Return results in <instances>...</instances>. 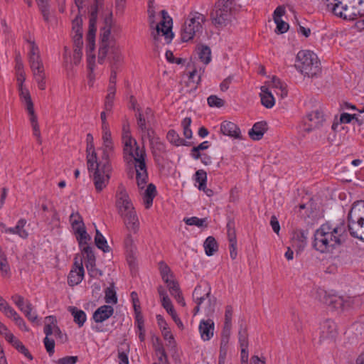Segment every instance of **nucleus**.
I'll return each mask as SVG.
<instances>
[{
  "label": "nucleus",
  "instance_id": "nucleus-1",
  "mask_svg": "<svg viewBox=\"0 0 364 364\" xmlns=\"http://www.w3.org/2000/svg\"><path fill=\"white\" fill-rule=\"evenodd\" d=\"M347 235L344 220L336 226L327 222L316 230L313 247L321 253L331 252L346 241Z\"/></svg>",
  "mask_w": 364,
  "mask_h": 364
},
{
  "label": "nucleus",
  "instance_id": "nucleus-2",
  "mask_svg": "<svg viewBox=\"0 0 364 364\" xmlns=\"http://www.w3.org/2000/svg\"><path fill=\"white\" fill-rule=\"evenodd\" d=\"M101 159L95 163L93 171V181L97 192H101L108 184L112 173L110 156L114 151L113 141L103 143Z\"/></svg>",
  "mask_w": 364,
  "mask_h": 364
},
{
  "label": "nucleus",
  "instance_id": "nucleus-3",
  "mask_svg": "<svg viewBox=\"0 0 364 364\" xmlns=\"http://www.w3.org/2000/svg\"><path fill=\"white\" fill-rule=\"evenodd\" d=\"M348 228L350 235L364 242V200L354 202L348 214Z\"/></svg>",
  "mask_w": 364,
  "mask_h": 364
},
{
  "label": "nucleus",
  "instance_id": "nucleus-4",
  "mask_svg": "<svg viewBox=\"0 0 364 364\" xmlns=\"http://www.w3.org/2000/svg\"><path fill=\"white\" fill-rule=\"evenodd\" d=\"M295 68L309 77H317L321 73V63L317 55L308 50H302L297 53Z\"/></svg>",
  "mask_w": 364,
  "mask_h": 364
},
{
  "label": "nucleus",
  "instance_id": "nucleus-5",
  "mask_svg": "<svg viewBox=\"0 0 364 364\" xmlns=\"http://www.w3.org/2000/svg\"><path fill=\"white\" fill-rule=\"evenodd\" d=\"M232 0H218L210 14L212 23L216 28L226 26L232 21Z\"/></svg>",
  "mask_w": 364,
  "mask_h": 364
},
{
  "label": "nucleus",
  "instance_id": "nucleus-6",
  "mask_svg": "<svg viewBox=\"0 0 364 364\" xmlns=\"http://www.w3.org/2000/svg\"><path fill=\"white\" fill-rule=\"evenodd\" d=\"M205 21L204 15L194 12L190 14V18L185 22L181 31V40L183 42H188L193 38L194 36L203 31L202 23Z\"/></svg>",
  "mask_w": 364,
  "mask_h": 364
},
{
  "label": "nucleus",
  "instance_id": "nucleus-7",
  "mask_svg": "<svg viewBox=\"0 0 364 364\" xmlns=\"http://www.w3.org/2000/svg\"><path fill=\"white\" fill-rule=\"evenodd\" d=\"M70 222L75 231L76 239L80 247L89 245L91 237L87 234L82 216L79 213H73L70 216Z\"/></svg>",
  "mask_w": 364,
  "mask_h": 364
},
{
  "label": "nucleus",
  "instance_id": "nucleus-8",
  "mask_svg": "<svg viewBox=\"0 0 364 364\" xmlns=\"http://www.w3.org/2000/svg\"><path fill=\"white\" fill-rule=\"evenodd\" d=\"M112 16L110 13L105 19V26L102 29L100 33L101 44L98 53V63L102 64L108 54L109 46L113 43L109 42V38L112 28Z\"/></svg>",
  "mask_w": 364,
  "mask_h": 364
},
{
  "label": "nucleus",
  "instance_id": "nucleus-9",
  "mask_svg": "<svg viewBox=\"0 0 364 364\" xmlns=\"http://www.w3.org/2000/svg\"><path fill=\"white\" fill-rule=\"evenodd\" d=\"M162 20L156 26V33L152 32V36L154 41L159 40V35L162 33V35L165 36L167 43H170L173 39L174 34L172 32V18L168 16L166 10L161 11Z\"/></svg>",
  "mask_w": 364,
  "mask_h": 364
},
{
  "label": "nucleus",
  "instance_id": "nucleus-10",
  "mask_svg": "<svg viewBox=\"0 0 364 364\" xmlns=\"http://www.w3.org/2000/svg\"><path fill=\"white\" fill-rule=\"evenodd\" d=\"M324 121L325 118L323 112L316 109L306 115L300 127L303 132L309 133L321 127Z\"/></svg>",
  "mask_w": 364,
  "mask_h": 364
},
{
  "label": "nucleus",
  "instance_id": "nucleus-11",
  "mask_svg": "<svg viewBox=\"0 0 364 364\" xmlns=\"http://www.w3.org/2000/svg\"><path fill=\"white\" fill-rule=\"evenodd\" d=\"M116 207L120 215L134 210L125 188L121 184L117 192Z\"/></svg>",
  "mask_w": 364,
  "mask_h": 364
},
{
  "label": "nucleus",
  "instance_id": "nucleus-12",
  "mask_svg": "<svg viewBox=\"0 0 364 364\" xmlns=\"http://www.w3.org/2000/svg\"><path fill=\"white\" fill-rule=\"evenodd\" d=\"M148 138L154 159L156 162L159 163L163 159L162 154L166 153V144L159 137L151 136L149 132H148Z\"/></svg>",
  "mask_w": 364,
  "mask_h": 364
},
{
  "label": "nucleus",
  "instance_id": "nucleus-13",
  "mask_svg": "<svg viewBox=\"0 0 364 364\" xmlns=\"http://www.w3.org/2000/svg\"><path fill=\"white\" fill-rule=\"evenodd\" d=\"M333 14L336 16L348 21H353L358 18L355 9L350 4L348 5L343 2L339 6L338 4H334L333 7Z\"/></svg>",
  "mask_w": 364,
  "mask_h": 364
},
{
  "label": "nucleus",
  "instance_id": "nucleus-14",
  "mask_svg": "<svg viewBox=\"0 0 364 364\" xmlns=\"http://www.w3.org/2000/svg\"><path fill=\"white\" fill-rule=\"evenodd\" d=\"M87 148V164L89 172H92L94 166L97 162V153L95 151V146L93 142V136L90 133L86 136Z\"/></svg>",
  "mask_w": 364,
  "mask_h": 364
},
{
  "label": "nucleus",
  "instance_id": "nucleus-15",
  "mask_svg": "<svg viewBox=\"0 0 364 364\" xmlns=\"http://www.w3.org/2000/svg\"><path fill=\"white\" fill-rule=\"evenodd\" d=\"M121 217L124 220V223L127 229L134 233H136L139 230V220L134 210L122 215Z\"/></svg>",
  "mask_w": 364,
  "mask_h": 364
},
{
  "label": "nucleus",
  "instance_id": "nucleus-16",
  "mask_svg": "<svg viewBox=\"0 0 364 364\" xmlns=\"http://www.w3.org/2000/svg\"><path fill=\"white\" fill-rule=\"evenodd\" d=\"M114 311V308L112 306H101L95 311L92 318L96 323H102L113 315Z\"/></svg>",
  "mask_w": 364,
  "mask_h": 364
},
{
  "label": "nucleus",
  "instance_id": "nucleus-17",
  "mask_svg": "<svg viewBox=\"0 0 364 364\" xmlns=\"http://www.w3.org/2000/svg\"><path fill=\"white\" fill-rule=\"evenodd\" d=\"M214 322L212 319L201 320L199 324V332L200 333L201 338L204 341H207L211 339L213 336L214 333Z\"/></svg>",
  "mask_w": 364,
  "mask_h": 364
},
{
  "label": "nucleus",
  "instance_id": "nucleus-18",
  "mask_svg": "<svg viewBox=\"0 0 364 364\" xmlns=\"http://www.w3.org/2000/svg\"><path fill=\"white\" fill-rule=\"evenodd\" d=\"M220 132L223 134L235 139H242L240 129L238 126L229 121H224L220 124Z\"/></svg>",
  "mask_w": 364,
  "mask_h": 364
},
{
  "label": "nucleus",
  "instance_id": "nucleus-19",
  "mask_svg": "<svg viewBox=\"0 0 364 364\" xmlns=\"http://www.w3.org/2000/svg\"><path fill=\"white\" fill-rule=\"evenodd\" d=\"M26 224V220L21 218L18 221L16 225L14 228H6L5 225L3 223H1L0 225L4 228V232L6 233L18 235L20 237L26 239L28 236V233L24 229Z\"/></svg>",
  "mask_w": 364,
  "mask_h": 364
},
{
  "label": "nucleus",
  "instance_id": "nucleus-20",
  "mask_svg": "<svg viewBox=\"0 0 364 364\" xmlns=\"http://www.w3.org/2000/svg\"><path fill=\"white\" fill-rule=\"evenodd\" d=\"M267 129L268 126L265 121L257 122L254 124L248 134L252 140L259 141L263 137Z\"/></svg>",
  "mask_w": 364,
  "mask_h": 364
},
{
  "label": "nucleus",
  "instance_id": "nucleus-21",
  "mask_svg": "<svg viewBox=\"0 0 364 364\" xmlns=\"http://www.w3.org/2000/svg\"><path fill=\"white\" fill-rule=\"evenodd\" d=\"M336 333L335 323L329 319L326 320L321 326L320 338L322 339H333L336 337Z\"/></svg>",
  "mask_w": 364,
  "mask_h": 364
},
{
  "label": "nucleus",
  "instance_id": "nucleus-22",
  "mask_svg": "<svg viewBox=\"0 0 364 364\" xmlns=\"http://www.w3.org/2000/svg\"><path fill=\"white\" fill-rule=\"evenodd\" d=\"M108 53L111 67L114 65V68H119L123 59L119 47L113 43L109 46Z\"/></svg>",
  "mask_w": 364,
  "mask_h": 364
},
{
  "label": "nucleus",
  "instance_id": "nucleus-23",
  "mask_svg": "<svg viewBox=\"0 0 364 364\" xmlns=\"http://www.w3.org/2000/svg\"><path fill=\"white\" fill-rule=\"evenodd\" d=\"M84 274L85 271L82 266L77 267V271L71 269L68 277V284L71 287L79 284L82 281Z\"/></svg>",
  "mask_w": 364,
  "mask_h": 364
},
{
  "label": "nucleus",
  "instance_id": "nucleus-24",
  "mask_svg": "<svg viewBox=\"0 0 364 364\" xmlns=\"http://www.w3.org/2000/svg\"><path fill=\"white\" fill-rule=\"evenodd\" d=\"M156 195V186L153 183H149L143 195V203L146 209H149L151 207Z\"/></svg>",
  "mask_w": 364,
  "mask_h": 364
},
{
  "label": "nucleus",
  "instance_id": "nucleus-25",
  "mask_svg": "<svg viewBox=\"0 0 364 364\" xmlns=\"http://www.w3.org/2000/svg\"><path fill=\"white\" fill-rule=\"evenodd\" d=\"M124 248L127 252V262H129L130 266L134 264V251L135 249V246L134 244V240L130 233L127 234L124 241Z\"/></svg>",
  "mask_w": 364,
  "mask_h": 364
},
{
  "label": "nucleus",
  "instance_id": "nucleus-26",
  "mask_svg": "<svg viewBox=\"0 0 364 364\" xmlns=\"http://www.w3.org/2000/svg\"><path fill=\"white\" fill-rule=\"evenodd\" d=\"M153 346L159 359V364H167L168 356L159 338H156V341L153 343Z\"/></svg>",
  "mask_w": 364,
  "mask_h": 364
},
{
  "label": "nucleus",
  "instance_id": "nucleus-27",
  "mask_svg": "<svg viewBox=\"0 0 364 364\" xmlns=\"http://www.w3.org/2000/svg\"><path fill=\"white\" fill-rule=\"evenodd\" d=\"M260 98L262 105L266 108H272L275 103L273 95L269 91L268 88L265 86L261 87Z\"/></svg>",
  "mask_w": 364,
  "mask_h": 364
},
{
  "label": "nucleus",
  "instance_id": "nucleus-28",
  "mask_svg": "<svg viewBox=\"0 0 364 364\" xmlns=\"http://www.w3.org/2000/svg\"><path fill=\"white\" fill-rule=\"evenodd\" d=\"M68 311L73 316L74 322L77 323L79 327H82L87 319L85 312L81 309H79L76 306H69Z\"/></svg>",
  "mask_w": 364,
  "mask_h": 364
},
{
  "label": "nucleus",
  "instance_id": "nucleus-29",
  "mask_svg": "<svg viewBox=\"0 0 364 364\" xmlns=\"http://www.w3.org/2000/svg\"><path fill=\"white\" fill-rule=\"evenodd\" d=\"M74 43V53H73V61L75 65H77L82 58V48L83 45L82 38L81 36H78L77 38H73Z\"/></svg>",
  "mask_w": 364,
  "mask_h": 364
},
{
  "label": "nucleus",
  "instance_id": "nucleus-30",
  "mask_svg": "<svg viewBox=\"0 0 364 364\" xmlns=\"http://www.w3.org/2000/svg\"><path fill=\"white\" fill-rule=\"evenodd\" d=\"M166 139L171 144L177 146L180 145L189 146V143L181 138L179 134L174 129H170L168 132Z\"/></svg>",
  "mask_w": 364,
  "mask_h": 364
},
{
  "label": "nucleus",
  "instance_id": "nucleus-31",
  "mask_svg": "<svg viewBox=\"0 0 364 364\" xmlns=\"http://www.w3.org/2000/svg\"><path fill=\"white\" fill-rule=\"evenodd\" d=\"M210 288H208V291H206L205 288H203L202 285H198L193 292V299L194 301H200L203 302V301L210 296Z\"/></svg>",
  "mask_w": 364,
  "mask_h": 364
},
{
  "label": "nucleus",
  "instance_id": "nucleus-32",
  "mask_svg": "<svg viewBox=\"0 0 364 364\" xmlns=\"http://www.w3.org/2000/svg\"><path fill=\"white\" fill-rule=\"evenodd\" d=\"M204 248L205 251V254L208 256H212L214 255L215 252L218 250V245L215 237L213 236H209L206 238L204 242Z\"/></svg>",
  "mask_w": 364,
  "mask_h": 364
},
{
  "label": "nucleus",
  "instance_id": "nucleus-33",
  "mask_svg": "<svg viewBox=\"0 0 364 364\" xmlns=\"http://www.w3.org/2000/svg\"><path fill=\"white\" fill-rule=\"evenodd\" d=\"M18 90L20 92V97L21 100L25 102L28 113H31L32 111L34 110V108L33 103L32 102L28 90L26 88H23V86L21 87H18Z\"/></svg>",
  "mask_w": 364,
  "mask_h": 364
},
{
  "label": "nucleus",
  "instance_id": "nucleus-34",
  "mask_svg": "<svg viewBox=\"0 0 364 364\" xmlns=\"http://www.w3.org/2000/svg\"><path fill=\"white\" fill-rule=\"evenodd\" d=\"M9 343L14 348H15L19 353L23 354L30 360H33V358L32 355L30 353L29 350L27 349V348L23 344V343L19 339L14 337V339L9 341Z\"/></svg>",
  "mask_w": 364,
  "mask_h": 364
},
{
  "label": "nucleus",
  "instance_id": "nucleus-35",
  "mask_svg": "<svg viewBox=\"0 0 364 364\" xmlns=\"http://www.w3.org/2000/svg\"><path fill=\"white\" fill-rule=\"evenodd\" d=\"M198 57L200 60L208 65L211 61V50L209 46L200 45L198 47Z\"/></svg>",
  "mask_w": 364,
  "mask_h": 364
},
{
  "label": "nucleus",
  "instance_id": "nucleus-36",
  "mask_svg": "<svg viewBox=\"0 0 364 364\" xmlns=\"http://www.w3.org/2000/svg\"><path fill=\"white\" fill-rule=\"evenodd\" d=\"M95 243L97 248L102 250L104 252H109L111 250L106 239L98 230H96Z\"/></svg>",
  "mask_w": 364,
  "mask_h": 364
},
{
  "label": "nucleus",
  "instance_id": "nucleus-37",
  "mask_svg": "<svg viewBox=\"0 0 364 364\" xmlns=\"http://www.w3.org/2000/svg\"><path fill=\"white\" fill-rule=\"evenodd\" d=\"M163 307L166 310L167 313L168 314H170V316H171L172 319L176 323L177 326L180 329H183V324L181 320L178 316V315L173 308L171 301L168 302L167 304L163 305Z\"/></svg>",
  "mask_w": 364,
  "mask_h": 364
},
{
  "label": "nucleus",
  "instance_id": "nucleus-38",
  "mask_svg": "<svg viewBox=\"0 0 364 364\" xmlns=\"http://www.w3.org/2000/svg\"><path fill=\"white\" fill-rule=\"evenodd\" d=\"M39 10L43 16V20L48 23L50 21V6L48 0H36Z\"/></svg>",
  "mask_w": 364,
  "mask_h": 364
},
{
  "label": "nucleus",
  "instance_id": "nucleus-39",
  "mask_svg": "<svg viewBox=\"0 0 364 364\" xmlns=\"http://www.w3.org/2000/svg\"><path fill=\"white\" fill-rule=\"evenodd\" d=\"M28 114L30 115V121H31V126L33 128V135L37 137V141H38V144H41L42 143V140L41 138V132H40V128H39V125L38 123L37 116L35 114L34 110H33L31 113H28Z\"/></svg>",
  "mask_w": 364,
  "mask_h": 364
},
{
  "label": "nucleus",
  "instance_id": "nucleus-40",
  "mask_svg": "<svg viewBox=\"0 0 364 364\" xmlns=\"http://www.w3.org/2000/svg\"><path fill=\"white\" fill-rule=\"evenodd\" d=\"M195 181L199 183L198 189L200 191H205L207 183V173L203 169L196 171L195 173Z\"/></svg>",
  "mask_w": 364,
  "mask_h": 364
},
{
  "label": "nucleus",
  "instance_id": "nucleus-41",
  "mask_svg": "<svg viewBox=\"0 0 364 364\" xmlns=\"http://www.w3.org/2000/svg\"><path fill=\"white\" fill-rule=\"evenodd\" d=\"M105 300L107 304L117 303V297L116 291L114 290V283H112L110 286L105 289Z\"/></svg>",
  "mask_w": 364,
  "mask_h": 364
},
{
  "label": "nucleus",
  "instance_id": "nucleus-42",
  "mask_svg": "<svg viewBox=\"0 0 364 364\" xmlns=\"http://www.w3.org/2000/svg\"><path fill=\"white\" fill-rule=\"evenodd\" d=\"M136 121H137V125L139 129L141 132H151L152 134H154V130L149 129L146 126V117L144 116L143 113L141 112L140 109H137V113L136 114Z\"/></svg>",
  "mask_w": 364,
  "mask_h": 364
},
{
  "label": "nucleus",
  "instance_id": "nucleus-43",
  "mask_svg": "<svg viewBox=\"0 0 364 364\" xmlns=\"http://www.w3.org/2000/svg\"><path fill=\"white\" fill-rule=\"evenodd\" d=\"M210 143L208 141H205L202 143H200L197 146H193L191 151V156L194 159H199V158L201 156L200 151L206 150L209 148Z\"/></svg>",
  "mask_w": 364,
  "mask_h": 364
},
{
  "label": "nucleus",
  "instance_id": "nucleus-44",
  "mask_svg": "<svg viewBox=\"0 0 364 364\" xmlns=\"http://www.w3.org/2000/svg\"><path fill=\"white\" fill-rule=\"evenodd\" d=\"M73 31L75 32L73 38L81 36L82 38V19L80 16H77L72 21Z\"/></svg>",
  "mask_w": 364,
  "mask_h": 364
},
{
  "label": "nucleus",
  "instance_id": "nucleus-45",
  "mask_svg": "<svg viewBox=\"0 0 364 364\" xmlns=\"http://www.w3.org/2000/svg\"><path fill=\"white\" fill-rule=\"evenodd\" d=\"M80 248L82 254L85 255L86 257L85 264L95 262L96 258L93 252L92 247L90 246L89 245H86Z\"/></svg>",
  "mask_w": 364,
  "mask_h": 364
},
{
  "label": "nucleus",
  "instance_id": "nucleus-46",
  "mask_svg": "<svg viewBox=\"0 0 364 364\" xmlns=\"http://www.w3.org/2000/svg\"><path fill=\"white\" fill-rule=\"evenodd\" d=\"M159 266L163 281L164 282H168V279H169L170 277H173V274L171 273L170 267L164 261H161L159 263Z\"/></svg>",
  "mask_w": 364,
  "mask_h": 364
},
{
  "label": "nucleus",
  "instance_id": "nucleus-47",
  "mask_svg": "<svg viewBox=\"0 0 364 364\" xmlns=\"http://www.w3.org/2000/svg\"><path fill=\"white\" fill-rule=\"evenodd\" d=\"M239 342L240 347H248V333L246 326L240 324V331L238 333Z\"/></svg>",
  "mask_w": 364,
  "mask_h": 364
},
{
  "label": "nucleus",
  "instance_id": "nucleus-48",
  "mask_svg": "<svg viewBox=\"0 0 364 364\" xmlns=\"http://www.w3.org/2000/svg\"><path fill=\"white\" fill-rule=\"evenodd\" d=\"M96 24L97 21L94 20V18L92 19H90L89 30L87 34V41L92 44H93L92 42H95V33L97 31Z\"/></svg>",
  "mask_w": 364,
  "mask_h": 364
},
{
  "label": "nucleus",
  "instance_id": "nucleus-49",
  "mask_svg": "<svg viewBox=\"0 0 364 364\" xmlns=\"http://www.w3.org/2000/svg\"><path fill=\"white\" fill-rule=\"evenodd\" d=\"M206 218H198V217H191L188 218H184V222L188 225H196L197 227H207L208 224Z\"/></svg>",
  "mask_w": 364,
  "mask_h": 364
},
{
  "label": "nucleus",
  "instance_id": "nucleus-50",
  "mask_svg": "<svg viewBox=\"0 0 364 364\" xmlns=\"http://www.w3.org/2000/svg\"><path fill=\"white\" fill-rule=\"evenodd\" d=\"M145 151L140 152V157L137 158L136 161L135 162V171L136 172H146V165L145 162Z\"/></svg>",
  "mask_w": 364,
  "mask_h": 364
},
{
  "label": "nucleus",
  "instance_id": "nucleus-51",
  "mask_svg": "<svg viewBox=\"0 0 364 364\" xmlns=\"http://www.w3.org/2000/svg\"><path fill=\"white\" fill-rule=\"evenodd\" d=\"M207 102L210 107H222L225 105V101L217 95H212L207 99Z\"/></svg>",
  "mask_w": 364,
  "mask_h": 364
},
{
  "label": "nucleus",
  "instance_id": "nucleus-52",
  "mask_svg": "<svg viewBox=\"0 0 364 364\" xmlns=\"http://www.w3.org/2000/svg\"><path fill=\"white\" fill-rule=\"evenodd\" d=\"M34 78L38 84V87L40 90H43L46 89V75L44 70L38 73L37 71L33 72Z\"/></svg>",
  "mask_w": 364,
  "mask_h": 364
},
{
  "label": "nucleus",
  "instance_id": "nucleus-53",
  "mask_svg": "<svg viewBox=\"0 0 364 364\" xmlns=\"http://www.w3.org/2000/svg\"><path fill=\"white\" fill-rule=\"evenodd\" d=\"M191 122V117H186L181 122V126L183 129V135L186 139H191L192 137V131L190 128Z\"/></svg>",
  "mask_w": 364,
  "mask_h": 364
},
{
  "label": "nucleus",
  "instance_id": "nucleus-54",
  "mask_svg": "<svg viewBox=\"0 0 364 364\" xmlns=\"http://www.w3.org/2000/svg\"><path fill=\"white\" fill-rule=\"evenodd\" d=\"M85 267L87 269L89 276L92 278H97L98 277L102 276L103 274L102 270L96 267L95 262L85 264Z\"/></svg>",
  "mask_w": 364,
  "mask_h": 364
},
{
  "label": "nucleus",
  "instance_id": "nucleus-55",
  "mask_svg": "<svg viewBox=\"0 0 364 364\" xmlns=\"http://www.w3.org/2000/svg\"><path fill=\"white\" fill-rule=\"evenodd\" d=\"M29 63L31 65V68L33 72H41V70H44L43 64L41 59V57L36 58H29Z\"/></svg>",
  "mask_w": 364,
  "mask_h": 364
},
{
  "label": "nucleus",
  "instance_id": "nucleus-56",
  "mask_svg": "<svg viewBox=\"0 0 364 364\" xmlns=\"http://www.w3.org/2000/svg\"><path fill=\"white\" fill-rule=\"evenodd\" d=\"M33 306L29 301H26V309L23 311L26 317L31 322H35L38 319L37 315L32 312Z\"/></svg>",
  "mask_w": 364,
  "mask_h": 364
},
{
  "label": "nucleus",
  "instance_id": "nucleus-57",
  "mask_svg": "<svg viewBox=\"0 0 364 364\" xmlns=\"http://www.w3.org/2000/svg\"><path fill=\"white\" fill-rule=\"evenodd\" d=\"M122 139L124 141V154H127V152L129 154V155H133V151H132V141H134V143L135 145H136V140L133 139L130 135H127V137L122 136Z\"/></svg>",
  "mask_w": 364,
  "mask_h": 364
},
{
  "label": "nucleus",
  "instance_id": "nucleus-58",
  "mask_svg": "<svg viewBox=\"0 0 364 364\" xmlns=\"http://www.w3.org/2000/svg\"><path fill=\"white\" fill-rule=\"evenodd\" d=\"M136 179L138 187L141 189L144 188L148 181V172H136Z\"/></svg>",
  "mask_w": 364,
  "mask_h": 364
},
{
  "label": "nucleus",
  "instance_id": "nucleus-59",
  "mask_svg": "<svg viewBox=\"0 0 364 364\" xmlns=\"http://www.w3.org/2000/svg\"><path fill=\"white\" fill-rule=\"evenodd\" d=\"M274 22L277 24L275 30L276 33L282 34L286 33L288 31L289 28V24L282 21L281 18H274Z\"/></svg>",
  "mask_w": 364,
  "mask_h": 364
},
{
  "label": "nucleus",
  "instance_id": "nucleus-60",
  "mask_svg": "<svg viewBox=\"0 0 364 364\" xmlns=\"http://www.w3.org/2000/svg\"><path fill=\"white\" fill-rule=\"evenodd\" d=\"M167 284V287L170 291L171 296L181 292L179 284L176 280L168 279V282H165Z\"/></svg>",
  "mask_w": 364,
  "mask_h": 364
},
{
  "label": "nucleus",
  "instance_id": "nucleus-61",
  "mask_svg": "<svg viewBox=\"0 0 364 364\" xmlns=\"http://www.w3.org/2000/svg\"><path fill=\"white\" fill-rule=\"evenodd\" d=\"M11 299L21 311L25 309L24 306L26 305V302L22 296L14 294L11 296Z\"/></svg>",
  "mask_w": 364,
  "mask_h": 364
},
{
  "label": "nucleus",
  "instance_id": "nucleus-62",
  "mask_svg": "<svg viewBox=\"0 0 364 364\" xmlns=\"http://www.w3.org/2000/svg\"><path fill=\"white\" fill-rule=\"evenodd\" d=\"M0 334L4 336L5 339L9 343V341L14 339V336L11 333L8 328L1 322H0Z\"/></svg>",
  "mask_w": 364,
  "mask_h": 364
},
{
  "label": "nucleus",
  "instance_id": "nucleus-63",
  "mask_svg": "<svg viewBox=\"0 0 364 364\" xmlns=\"http://www.w3.org/2000/svg\"><path fill=\"white\" fill-rule=\"evenodd\" d=\"M308 230H296L294 232V237L301 243H306Z\"/></svg>",
  "mask_w": 364,
  "mask_h": 364
},
{
  "label": "nucleus",
  "instance_id": "nucleus-64",
  "mask_svg": "<svg viewBox=\"0 0 364 364\" xmlns=\"http://www.w3.org/2000/svg\"><path fill=\"white\" fill-rule=\"evenodd\" d=\"M77 361V356H65L58 359L57 364H75Z\"/></svg>",
  "mask_w": 364,
  "mask_h": 364
}]
</instances>
